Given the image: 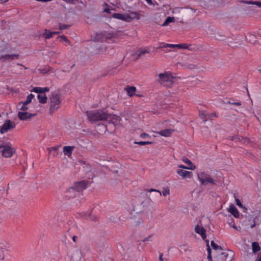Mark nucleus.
<instances>
[{"label":"nucleus","instance_id":"a211bd4d","mask_svg":"<svg viewBox=\"0 0 261 261\" xmlns=\"http://www.w3.org/2000/svg\"><path fill=\"white\" fill-rule=\"evenodd\" d=\"M112 17L116 18V19H120V20L126 21V22H127V20H129L128 19H130V18L127 16L126 14H121V13H114L112 15Z\"/></svg>","mask_w":261,"mask_h":261},{"label":"nucleus","instance_id":"1a4fd4ad","mask_svg":"<svg viewBox=\"0 0 261 261\" xmlns=\"http://www.w3.org/2000/svg\"><path fill=\"white\" fill-rule=\"evenodd\" d=\"M245 220L243 221V224L245 226H250L251 228H253L256 225L255 218L253 216L249 215L245 216Z\"/></svg>","mask_w":261,"mask_h":261},{"label":"nucleus","instance_id":"58836bf2","mask_svg":"<svg viewBox=\"0 0 261 261\" xmlns=\"http://www.w3.org/2000/svg\"><path fill=\"white\" fill-rule=\"evenodd\" d=\"M134 143L136 144H139V145H148V144H152V142H150V141H139V142L135 141L134 142Z\"/></svg>","mask_w":261,"mask_h":261},{"label":"nucleus","instance_id":"f704fd0d","mask_svg":"<svg viewBox=\"0 0 261 261\" xmlns=\"http://www.w3.org/2000/svg\"><path fill=\"white\" fill-rule=\"evenodd\" d=\"M11 57H12L10 55H8V54L3 55L0 57V60L2 61L3 62L5 61L6 60H11Z\"/></svg>","mask_w":261,"mask_h":261},{"label":"nucleus","instance_id":"de8ad7c7","mask_svg":"<svg viewBox=\"0 0 261 261\" xmlns=\"http://www.w3.org/2000/svg\"><path fill=\"white\" fill-rule=\"evenodd\" d=\"M170 194V190L169 188H165L163 191V195L164 196H166L167 195H169Z\"/></svg>","mask_w":261,"mask_h":261},{"label":"nucleus","instance_id":"f03ea898","mask_svg":"<svg viewBox=\"0 0 261 261\" xmlns=\"http://www.w3.org/2000/svg\"><path fill=\"white\" fill-rule=\"evenodd\" d=\"M91 182L87 180H82L74 184L73 187L69 188L66 192V196L73 198L76 196V192L82 191L90 186Z\"/></svg>","mask_w":261,"mask_h":261},{"label":"nucleus","instance_id":"338daca9","mask_svg":"<svg viewBox=\"0 0 261 261\" xmlns=\"http://www.w3.org/2000/svg\"><path fill=\"white\" fill-rule=\"evenodd\" d=\"M104 12H106V13H110V9H105L103 11Z\"/></svg>","mask_w":261,"mask_h":261},{"label":"nucleus","instance_id":"4be33fe9","mask_svg":"<svg viewBox=\"0 0 261 261\" xmlns=\"http://www.w3.org/2000/svg\"><path fill=\"white\" fill-rule=\"evenodd\" d=\"M174 132V130L172 129H165L158 132L156 133L164 137H169Z\"/></svg>","mask_w":261,"mask_h":261},{"label":"nucleus","instance_id":"864d4df0","mask_svg":"<svg viewBox=\"0 0 261 261\" xmlns=\"http://www.w3.org/2000/svg\"><path fill=\"white\" fill-rule=\"evenodd\" d=\"M159 260H160V261H165V260H167V259H164L163 258V253H160Z\"/></svg>","mask_w":261,"mask_h":261},{"label":"nucleus","instance_id":"c03bdc74","mask_svg":"<svg viewBox=\"0 0 261 261\" xmlns=\"http://www.w3.org/2000/svg\"><path fill=\"white\" fill-rule=\"evenodd\" d=\"M59 37L60 38L62 39V40L64 41L67 42L69 44L71 45L70 41L67 39V38L65 36L62 35L59 36Z\"/></svg>","mask_w":261,"mask_h":261},{"label":"nucleus","instance_id":"473e14b6","mask_svg":"<svg viewBox=\"0 0 261 261\" xmlns=\"http://www.w3.org/2000/svg\"><path fill=\"white\" fill-rule=\"evenodd\" d=\"M180 251L181 252H186L187 251H190V247L187 245H181L179 246Z\"/></svg>","mask_w":261,"mask_h":261},{"label":"nucleus","instance_id":"4c0bfd02","mask_svg":"<svg viewBox=\"0 0 261 261\" xmlns=\"http://www.w3.org/2000/svg\"><path fill=\"white\" fill-rule=\"evenodd\" d=\"M211 246L213 247V248L215 250H223L222 247L221 246H219L215 243V242L213 241H211Z\"/></svg>","mask_w":261,"mask_h":261},{"label":"nucleus","instance_id":"f8f14e48","mask_svg":"<svg viewBox=\"0 0 261 261\" xmlns=\"http://www.w3.org/2000/svg\"><path fill=\"white\" fill-rule=\"evenodd\" d=\"M228 44L229 46L232 47H238L242 44L243 40L240 35H237L236 38V41L232 40L231 39L228 40Z\"/></svg>","mask_w":261,"mask_h":261},{"label":"nucleus","instance_id":"ea45409f","mask_svg":"<svg viewBox=\"0 0 261 261\" xmlns=\"http://www.w3.org/2000/svg\"><path fill=\"white\" fill-rule=\"evenodd\" d=\"M32 91L37 93L38 94H42V88L34 87L32 89Z\"/></svg>","mask_w":261,"mask_h":261},{"label":"nucleus","instance_id":"774afa93","mask_svg":"<svg viewBox=\"0 0 261 261\" xmlns=\"http://www.w3.org/2000/svg\"><path fill=\"white\" fill-rule=\"evenodd\" d=\"M77 239V236H74L72 237V240H73V241H74L75 242H76Z\"/></svg>","mask_w":261,"mask_h":261},{"label":"nucleus","instance_id":"79ce46f5","mask_svg":"<svg viewBox=\"0 0 261 261\" xmlns=\"http://www.w3.org/2000/svg\"><path fill=\"white\" fill-rule=\"evenodd\" d=\"M236 204L238 206H239V207L244 209V212H245L247 210V208L243 206V205H242L241 201L239 199H236Z\"/></svg>","mask_w":261,"mask_h":261},{"label":"nucleus","instance_id":"4468645a","mask_svg":"<svg viewBox=\"0 0 261 261\" xmlns=\"http://www.w3.org/2000/svg\"><path fill=\"white\" fill-rule=\"evenodd\" d=\"M195 232L200 234L203 240H205L206 236V230L203 227H200L198 225H197L195 227Z\"/></svg>","mask_w":261,"mask_h":261},{"label":"nucleus","instance_id":"a878e982","mask_svg":"<svg viewBox=\"0 0 261 261\" xmlns=\"http://www.w3.org/2000/svg\"><path fill=\"white\" fill-rule=\"evenodd\" d=\"M246 41L248 42L254 44L256 42V37L254 34H249L248 36H245Z\"/></svg>","mask_w":261,"mask_h":261},{"label":"nucleus","instance_id":"5701e85b","mask_svg":"<svg viewBox=\"0 0 261 261\" xmlns=\"http://www.w3.org/2000/svg\"><path fill=\"white\" fill-rule=\"evenodd\" d=\"M75 147L74 146H65L63 147V152L65 155L68 156H70L72 154V151L74 150Z\"/></svg>","mask_w":261,"mask_h":261},{"label":"nucleus","instance_id":"c9c22d12","mask_svg":"<svg viewBox=\"0 0 261 261\" xmlns=\"http://www.w3.org/2000/svg\"><path fill=\"white\" fill-rule=\"evenodd\" d=\"M21 105V107L20 108V110L21 111H25L27 112V111L28 110V107H27V105H24V102L22 101H20L18 103V106Z\"/></svg>","mask_w":261,"mask_h":261},{"label":"nucleus","instance_id":"052dcab7","mask_svg":"<svg viewBox=\"0 0 261 261\" xmlns=\"http://www.w3.org/2000/svg\"><path fill=\"white\" fill-rule=\"evenodd\" d=\"M146 1L149 5L154 6V3L152 0H146Z\"/></svg>","mask_w":261,"mask_h":261},{"label":"nucleus","instance_id":"f3484780","mask_svg":"<svg viewBox=\"0 0 261 261\" xmlns=\"http://www.w3.org/2000/svg\"><path fill=\"white\" fill-rule=\"evenodd\" d=\"M176 172L178 175L181 176L183 178H190L193 175L192 172L184 170L182 169L177 170Z\"/></svg>","mask_w":261,"mask_h":261},{"label":"nucleus","instance_id":"9d476101","mask_svg":"<svg viewBox=\"0 0 261 261\" xmlns=\"http://www.w3.org/2000/svg\"><path fill=\"white\" fill-rule=\"evenodd\" d=\"M36 113H29L27 112L21 111L18 113V117L21 120H28L31 119L33 117L35 116Z\"/></svg>","mask_w":261,"mask_h":261},{"label":"nucleus","instance_id":"f257e3e1","mask_svg":"<svg viewBox=\"0 0 261 261\" xmlns=\"http://www.w3.org/2000/svg\"><path fill=\"white\" fill-rule=\"evenodd\" d=\"M87 116L89 120L93 122L121 120L119 116L109 113L105 109L88 111Z\"/></svg>","mask_w":261,"mask_h":261},{"label":"nucleus","instance_id":"20e7f679","mask_svg":"<svg viewBox=\"0 0 261 261\" xmlns=\"http://www.w3.org/2000/svg\"><path fill=\"white\" fill-rule=\"evenodd\" d=\"M50 99V108L49 112L50 114H53L60 108L61 103L60 97L59 94L54 92L52 93Z\"/></svg>","mask_w":261,"mask_h":261},{"label":"nucleus","instance_id":"0e129e2a","mask_svg":"<svg viewBox=\"0 0 261 261\" xmlns=\"http://www.w3.org/2000/svg\"><path fill=\"white\" fill-rule=\"evenodd\" d=\"M169 23L168 22V21L167 20V19H166L165 21H164V22L163 23V24H162V26H166Z\"/></svg>","mask_w":261,"mask_h":261},{"label":"nucleus","instance_id":"6e6552de","mask_svg":"<svg viewBox=\"0 0 261 261\" xmlns=\"http://www.w3.org/2000/svg\"><path fill=\"white\" fill-rule=\"evenodd\" d=\"M120 120H113L111 121H107L108 122L107 124L103 126L105 129V131L107 130L110 133H112L115 129L116 124Z\"/></svg>","mask_w":261,"mask_h":261},{"label":"nucleus","instance_id":"6e6d98bb","mask_svg":"<svg viewBox=\"0 0 261 261\" xmlns=\"http://www.w3.org/2000/svg\"><path fill=\"white\" fill-rule=\"evenodd\" d=\"M140 137L141 138H143V139L145 138V137H150L148 134L145 133L141 134L140 135Z\"/></svg>","mask_w":261,"mask_h":261},{"label":"nucleus","instance_id":"4d7b16f0","mask_svg":"<svg viewBox=\"0 0 261 261\" xmlns=\"http://www.w3.org/2000/svg\"><path fill=\"white\" fill-rule=\"evenodd\" d=\"M59 146H55L51 148H48V150L50 151L51 150L57 151L58 150Z\"/></svg>","mask_w":261,"mask_h":261},{"label":"nucleus","instance_id":"393cba45","mask_svg":"<svg viewBox=\"0 0 261 261\" xmlns=\"http://www.w3.org/2000/svg\"><path fill=\"white\" fill-rule=\"evenodd\" d=\"M125 90L126 91L128 95L132 97L134 95L135 92L136 91V88L134 86H128L125 88Z\"/></svg>","mask_w":261,"mask_h":261},{"label":"nucleus","instance_id":"6ab92c4d","mask_svg":"<svg viewBox=\"0 0 261 261\" xmlns=\"http://www.w3.org/2000/svg\"><path fill=\"white\" fill-rule=\"evenodd\" d=\"M228 211L235 218H239L240 213L238 211L236 207L233 204H230Z\"/></svg>","mask_w":261,"mask_h":261},{"label":"nucleus","instance_id":"8fccbe9b","mask_svg":"<svg viewBox=\"0 0 261 261\" xmlns=\"http://www.w3.org/2000/svg\"><path fill=\"white\" fill-rule=\"evenodd\" d=\"M205 241L206 242L207 244H206V246H207V252H208V254L210 253V254H211V249L210 247V245L208 244V240H205Z\"/></svg>","mask_w":261,"mask_h":261},{"label":"nucleus","instance_id":"7ed1b4c3","mask_svg":"<svg viewBox=\"0 0 261 261\" xmlns=\"http://www.w3.org/2000/svg\"><path fill=\"white\" fill-rule=\"evenodd\" d=\"M159 78L156 81L161 85L165 86H171L173 84V77L171 72H164L158 74Z\"/></svg>","mask_w":261,"mask_h":261},{"label":"nucleus","instance_id":"72a5a7b5","mask_svg":"<svg viewBox=\"0 0 261 261\" xmlns=\"http://www.w3.org/2000/svg\"><path fill=\"white\" fill-rule=\"evenodd\" d=\"M34 97V95L33 94H29L27 97V99L23 101L24 105H29L32 101V99Z\"/></svg>","mask_w":261,"mask_h":261},{"label":"nucleus","instance_id":"2eb2a0df","mask_svg":"<svg viewBox=\"0 0 261 261\" xmlns=\"http://www.w3.org/2000/svg\"><path fill=\"white\" fill-rule=\"evenodd\" d=\"M177 47L178 48H184V49H190L189 48L188 44L186 43H182V44H166L164 45L163 46H161V47Z\"/></svg>","mask_w":261,"mask_h":261},{"label":"nucleus","instance_id":"37998d69","mask_svg":"<svg viewBox=\"0 0 261 261\" xmlns=\"http://www.w3.org/2000/svg\"><path fill=\"white\" fill-rule=\"evenodd\" d=\"M178 167L179 168H182V169H190V170H194L195 169V166H188V167H187V166H185L184 165H178Z\"/></svg>","mask_w":261,"mask_h":261},{"label":"nucleus","instance_id":"a18cd8bd","mask_svg":"<svg viewBox=\"0 0 261 261\" xmlns=\"http://www.w3.org/2000/svg\"><path fill=\"white\" fill-rule=\"evenodd\" d=\"M70 26V25L60 23V24H59V29L61 30H64V29H67Z\"/></svg>","mask_w":261,"mask_h":261},{"label":"nucleus","instance_id":"49530a36","mask_svg":"<svg viewBox=\"0 0 261 261\" xmlns=\"http://www.w3.org/2000/svg\"><path fill=\"white\" fill-rule=\"evenodd\" d=\"M199 116H200V118L202 119H203L204 122L206 121L207 120L204 119L206 117V114H205V113L204 112H203V111L200 112Z\"/></svg>","mask_w":261,"mask_h":261},{"label":"nucleus","instance_id":"0eeeda50","mask_svg":"<svg viewBox=\"0 0 261 261\" xmlns=\"http://www.w3.org/2000/svg\"><path fill=\"white\" fill-rule=\"evenodd\" d=\"M16 124L14 122H12L10 120L7 119L5 121L0 129L1 134H4L9 130L15 127Z\"/></svg>","mask_w":261,"mask_h":261},{"label":"nucleus","instance_id":"69168bd1","mask_svg":"<svg viewBox=\"0 0 261 261\" xmlns=\"http://www.w3.org/2000/svg\"><path fill=\"white\" fill-rule=\"evenodd\" d=\"M230 221H231V222H228V223L231 226V225H231L232 223H234V220L232 217H231V218H230Z\"/></svg>","mask_w":261,"mask_h":261},{"label":"nucleus","instance_id":"680f3d73","mask_svg":"<svg viewBox=\"0 0 261 261\" xmlns=\"http://www.w3.org/2000/svg\"><path fill=\"white\" fill-rule=\"evenodd\" d=\"M207 259L208 260V261H212L213 260L212 255L211 254H210V253L208 254Z\"/></svg>","mask_w":261,"mask_h":261},{"label":"nucleus","instance_id":"aec40b11","mask_svg":"<svg viewBox=\"0 0 261 261\" xmlns=\"http://www.w3.org/2000/svg\"><path fill=\"white\" fill-rule=\"evenodd\" d=\"M128 17L130 18V19H128L129 20H127V22H131L134 19H136L137 20H139L140 19V14L134 11L130 12L129 14H126Z\"/></svg>","mask_w":261,"mask_h":261},{"label":"nucleus","instance_id":"3c124183","mask_svg":"<svg viewBox=\"0 0 261 261\" xmlns=\"http://www.w3.org/2000/svg\"><path fill=\"white\" fill-rule=\"evenodd\" d=\"M151 237H152V236H151V235H150V236H149V237H146V238H145V239H144L142 240V242H146V241H152V240H151Z\"/></svg>","mask_w":261,"mask_h":261},{"label":"nucleus","instance_id":"c85d7f7f","mask_svg":"<svg viewBox=\"0 0 261 261\" xmlns=\"http://www.w3.org/2000/svg\"><path fill=\"white\" fill-rule=\"evenodd\" d=\"M84 218L89 219L92 221H95L98 219V217L93 215H91V213H89L88 214H85V215L84 216Z\"/></svg>","mask_w":261,"mask_h":261},{"label":"nucleus","instance_id":"bb28decb","mask_svg":"<svg viewBox=\"0 0 261 261\" xmlns=\"http://www.w3.org/2000/svg\"><path fill=\"white\" fill-rule=\"evenodd\" d=\"M37 98L39 102L41 103H46L47 102V97L45 94H38Z\"/></svg>","mask_w":261,"mask_h":261},{"label":"nucleus","instance_id":"e433bc0d","mask_svg":"<svg viewBox=\"0 0 261 261\" xmlns=\"http://www.w3.org/2000/svg\"><path fill=\"white\" fill-rule=\"evenodd\" d=\"M215 38L218 40L222 41L225 39V36L224 35L219 33L216 34Z\"/></svg>","mask_w":261,"mask_h":261},{"label":"nucleus","instance_id":"e2e57ef3","mask_svg":"<svg viewBox=\"0 0 261 261\" xmlns=\"http://www.w3.org/2000/svg\"><path fill=\"white\" fill-rule=\"evenodd\" d=\"M231 104L237 106H240L241 105V103L240 102H232Z\"/></svg>","mask_w":261,"mask_h":261},{"label":"nucleus","instance_id":"cd10ccee","mask_svg":"<svg viewBox=\"0 0 261 261\" xmlns=\"http://www.w3.org/2000/svg\"><path fill=\"white\" fill-rule=\"evenodd\" d=\"M149 53V51L147 49H140L138 51V53H136L137 57L135 59V61L138 60L139 58H141L142 56L145 54H148Z\"/></svg>","mask_w":261,"mask_h":261},{"label":"nucleus","instance_id":"b1692460","mask_svg":"<svg viewBox=\"0 0 261 261\" xmlns=\"http://www.w3.org/2000/svg\"><path fill=\"white\" fill-rule=\"evenodd\" d=\"M240 2L246 4L255 5L258 7L261 8V2L259 1H240Z\"/></svg>","mask_w":261,"mask_h":261},{"label":"nucleus","instance_id":"a19ab883","mask_svg":"<svg viewBox=\"0 0 261 261\" xmlns=\"http://www.w3.org/2000/svg\"><path fill=\"white\" fill-rule=\"evenodd\" d=\"M182 161L186 164H188L189 166H195L194 165H193L191 161L186 157L182 158Z\"/></svg>","mask_w":261,"mask_h":261},{"label":"nucleus","instance_id":"9b49d317","mask_svg":"<svg viewBox=\"0 0 261 261\" xmlns=\"http://www.w3.org/2000/svg\"><path fill=\"white\" fill-rule=\"evenodd\" d=\"M233 255V251L230 250H226L220 254L221 257L224 261H231Z\"/></svg>","mask_w":261,"mask_h":261},{"label":"nucleus","instance_id":"09e8293b","mask_svg":"<svg viewBox=\"0 0 261 261\" xmlns=\"http://www.w3.org/2000/svg\"><path fill=\"white\" fill-rule=\"evenodd\" d=\"M169 23L174 22L175 20V17H168L167 18Z\"/></svg>","mask_w":261,"mask_h":261},{"label":"nucleus","instance_id":"412c9836","mask_svg":"<svg viewBox=\"0 0 261 261\" xmlns=\"http://www.w3.org/2000/svg\"><path fill=\"white\" fill-rule=\"evenodd\" d=\"M193 12V9H181L180 12V15L183 18L189 17L190 14Z\"/></svg>","mask_w":261,"mask_h":261},{"label":"nucleus","instance_id":"c756f323","mask_svg":"<svg viewBox=\"0 0 261 261\" xmlns=\"http://www.w3.org/2000/svg\"><path fill=\"white\" fill-rule=\"evenodd\" d=\"M252 248L253 253H256L260 249L258 243L256 242H254L252 243Z\"/></svg>","mask_w":261,"mask_h":261},{"label":"nucleus","instance_id":"603ef678","mask_svg":"<svg viewBox=\"0 0 261 261\" xmlns=\"http://www.w3.org/2000/svg\"><path fill=\"white\" fill-rule=\"evenodd\" d=\"M63 1L66 2L67 3H68V4H74L75 1H77V0H63Z\"/></svg>","mask_w":261,"mask_h":261},{"label":"nucleus","instance_id":"13d9d810","mask_svg":"<svg viewBox=\"0 0 261 261\" xmlns=\"http://www.w3.org/2000/svg\"><path fill=\"white\" fill-rule=\"evenodd\" d=\"M49 91V89L48 87L42 88V94H45V92H48Z\"/></svg>","mask_w":261,"mask_h":261},{"label":"nucleus","instance_id":"ddd939ff","mask_svg":"<svg viewBox=\"0 0 261 261\" xmlns=\"http://www.w3.org/2000/svg\"><path fill=\"white\" fill-rule=\"evenodd\" d=\"M147 192H154V193L150 194L148 196L150 201H152V200H154L155 198L160 197L162 196V193L160 191L154 189H150L146 190Z\"/></svg>","mask_w":261,"mask_h":261},{"label":"nucleus","instance_id":"7c9ffc66","mask_svg":"<svg viewBox=\"0 0 261 261\" xmlns=\"http://www.w3.org/2000/svg\"><path fill=\"white\" fill-rule=\"evenodd\" d=\"M53 35L54 33L50 32L47 29H45L44 30V33H43V36L45 39H50L53 37Z\"/></svg>","mask_w":261,"mask_h":261},{"label":"nucleus","instance_id":"5fc2aeb1","mask_svg":"<svg viewBox=\"0 0 261 261\" xmlns=\"http://www.w3.org/2000/svg\"><path fill=\"white\" fill-rule=\"evenodd\" d=\"M10 55L12 57H11V60H14V59H17L19 57V55L18 54H13Z\"/></svg>","mask_w":261,"mask_h":261},{"label":"nucleus","instance_id":"dca6fc26","mask_svg":"<svg viewBox=\"0 0 261 261\" xmlns=\"http://www.w3.org/2000/svg\"><path fill=\"white\" fill-rule=\"evenodd\" d=\"M82 253L81 250L77 249L75 251L72 255V258L73 261H85L84 259L82 260Z\"/></svg>","mask_w":261,"mask_h":261},{"label":"nucleus","instance_id":"bf43d9fd","mask_svg":"<svg viewBox=\"0 0 261 261\" xmlns=\"http://www.w3.org/2000/svg\"><path fill=\"white\" fill-rule=\"evenodd\" d=\"M231 226L234 228V229H236L237 230H241V227L239 226V227H237L234 224H233L232 225H231Z\"/></svg>","mask_w":261,"mask_h":261},{"label":"nucleus","instance_id":"423d86ee","mask_svg":"<svg viewBox=\"0 0 261 261\" xmlns=\"http://www.w3.org/2000/svg\"><path fill=\"white\" fill-rule=\"evenodd\" d=\"M2 155L5 158H11L16 152V149L11 146L10 143L8 142L5 145H2Z\"/></svg>","mask_w":261,"mask_h":261},{"label":"nucleus","instance_id":"2f4dec72","mask_svg":"<svg viewBox=\"0 0 261 261\" xmlns=\"http://www.w3.org/2000/svg\"><path fill=\"white\" fill-rule=\"evenodd\" d=\"M232 140H238L240 142H243L244 143H248L249 139L247 138H244L243 137H233L232 139Z\"/></svg>","mask_w":261,"mask_h":261},{"label":"nucleus","instance_id":"39448f33","mask_svg":"<svg viewBox=\"0 0 261 261\" xmlns=\"http://www.w3.org/2000/svg\"><path fill=\"white\" fill-rule=\"evenodd\" d=\"M198 179L202 185H206L208 183L216 185V181L209 174L203 172L198 173Z\"/></svg>","mask_w":261,"mask_h":261}]
</instances>
